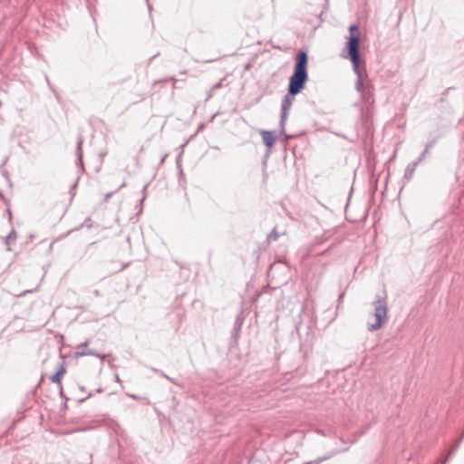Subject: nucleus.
I'll return each mask as SVG.
<instances>
[{"instance_id":"nucleus-31","label":"nucleus","mask_w":464,"mask_h":464,"mask_svg":"<svg viewBox=\"0 0 464 464\" xmlns=\"http://www.w3.org/2000/svg\"><path fill=\"white\" fill-rule=\"evenodd\" d=\"M116 381H117V382H120V378H119V376H118V375H116Z\"/></svg>"},{"instance_id":"nucleus-4","label":"nucleus","mask_w":464,"mask_h":464,"mask_svg":"<svg viewBox=\"0 0 464 464\" xmlns=\"http://www.w3.org/2000/svg\"><path fill=\"white\" fill-rule=\"evenodd\" d=\"M295 94L290 93V92L287 91L286 94L284 96L282 100L281 104V113H280V122L279 126L282 130V132H285V127L286 124L287 117L290 111V109L293 105V102L295 101Z\"/></svg>"},{"instance_id":"nucleus-28","label":"nucleus","mask_w":464,"mask_h":464,"mask_svg":"<svg viewBox=\"0 0 464 464\" xmlns=\"http://www.w3.org/2000/svg\"><path fill=\"white\" fill-rule=\"evenodd\" d=\"M165 158H167V155H164V157L161 160V162H163L165 160Z\"/></svg>"},{"instance_id":"nucleus-10","label":"nucleus","mask_w":464,"mask_h":464,"mask_svg":"<svg viewBox=\"0 0 464 464\" xmlns=\"http://www.w3.org/2000/svg\"><path fill=\"white\" fill-rule=\"evenodd\" d=\"M362 98L366 102H373V93L371 86H367V88L361 93Z\"/></svg>"},{"instance_id":"nucleus-3","label":"nucleus","mask_w":464,"mask_h":464,"mask_svg":"<svg viewBox=\"0 0 464 464\" xmlns=\"http://www.w3.org/2000/svg\"><path fill=\"white\" fill-rule=\"evenodd\" d=\"M372 305L374 306L373 316L375 318V322L373 324L369 323L367 324V329L370 332L381 329L387 321L388 305L386 297L381 295H376Z\"/></svg>"},{"instance_id":"nucleus-12","label":"nucleus","mask_w":464,"mask_h":464,"mask_svg":"<svg viewBox=\"0 0 464 464\" xmlns=\"http://www.w3.org/2000/svg\"><path fill=\"white\" fill-rule=\"evenodd\" d=\"M279 238V233L276 230V227H274L272 231L267 235L266 241L268 243L276 241Z\"/></svg>"},{"instance_id":"nucleus-17","label":"nucleus","mask_w":464,"mask_h":464,"mask_svg":"<svg viewBox=\"0 0 464 464\" xmlns=\"http://www.w3.org/2000/svg\"><path fill=\"white\" fill-rule=\"evenodd\" d=\"M85 227L87 228H91L92 227V221L91 218H85L83 223L81 225V227Z\"/></svg>"},{"instance_id":"nucleus-26","label":"nucleus","mask_w":464,"mask_h":464,"mask_svg":"<svg viewBox=\"0 0 464 464\" xmlns=\"http://www.w3.org/2000/svg\"><path fill=\"white\" fill-rule=\"evenodd\" d=\"M76 186H77V181H76V182H74V184H73V185H72V189L75 188V187H76Z\"/></svg>"},{"instance_id":"nucleus-8","label":"nucleus","mask_w":464,"mask_h":464,"mask_svg":"<svg viewBox=\"0 0 464 464\" xmlns=\"http://www.w3.org/2000/svg\"><path fill=\"white\" fill-rule=\"evenodd\" d=\"M82 143H83V139H82V135H79L78 140H77L76 154H77V161L79 162V164L82 167L83 166V162H82Z\"/></svg>"},{"instance_id":"nucleus-5","label":"nucleus","mask_w":464,"mask_h":464,"mask_svg":"<svg viewBox=\"0 0 464 464\" xmlns=\"http://www.w3.org/2000/svg\"><path fill=\"white\" fill-rule=\"evenodd\" d=\"M89 343H90V340L87 339L84 343L78 344L76 346L74 357L78 358V357L92 355V356L101 358L102 360H103L106 357V354H102L94 350L88 349Z\"/></svg>"},{"instance_id":"nucleus-22","label":"nucleus","mask_w":464,"mask_h":464,"mask_svg":"<svg viewBox=\"0 0 464 464\" xmlns=\"http://www.w3.org/2000/svg\"><path fill=\"white\" fill-rule=\"evenodd\" d=\"M213 92H211V89H210V90H209V92H208V95H207V100H208V99H210V98L212 97Z\"/></svg>"},{"instance_id":"nucleus-30","label":"nucleus","mask_w":464,"mask_h":464,"mask_svg":"<svg viewBox=\"0 0 464 464\" xmlns=\"http://www.w3.org/2000/svg\"><path fill=\"white\" fill-rule=\"evenodd\" d=\"M147 187H148V185H145V186L143 187V191H145V190H146Z\"/></svg>"},{"instance_id":"nucleus-11","label":"nucleus","mask_w":464,"mask_h":464,"mask_svg":"<svg viewBox=\"0 0 464 464\" xmlns=\"http://www.w3.org/2000/svg\"><path fill=\"white\" fill-rule=\"evenodd\" d=\"M241 324H242V323L239 322L238 320H237L234 324L233 330H232V336L235 338L236 341L237 340V338L239 336V333L241 331Z\"/></svg>"},{"instance_id":"nucleus-21","label":"nucleus","mask_w":464,"mask_h":464,"mask_svg":"<svg viewBox=\"0 0 464 464\" xmlns=\"http://www.w3.org/2000/svg\"><path fill=\"white\" fill-rule=\"evenodd\" d=\"M92 396V393H89L86 397L80 399L78 401L80 403L85 401L87 399H89Z\"/></svg>"},{"instance_id":"nucleus-24","label":"nucleus","mask_w":464,"mask_h":464,"mask_svg":"<svg viewBox=\"0 0 464 464\" xmlns=\"http://www.w3.org/2000/svg\"><path fill=\"white\" fill-rule=\"evenodd\" d=\"M93 295H94L95 296H101V293H100V291H99V290H94V291H93Z\"/></svg>"},{"instance_id":"nucleus-2","label":"nucleus","mask_w":464,"mask_h":464,"mask_svg":"<svg viewBox=\"0 0 464 464\" xmlns=\"http://www.w3.org/2000/svg\"><path fill=\"white\" fill-rule=\"evenodd\" d=\"M307 64V52L305 50L298 51L295 56L294 72L289 78L287 88V91L290 92L291 94L294 93L297 95L304 89L308 80Z\"/></svg>"},{"instance_id":"nucleus-9","label":"nucleus","mask_w":464,"mask_h":464,"mask_svg":"<svg viewBox=\"0 0 464 464\" xmlns=\"http://www.w3.org/2000/svg\"><path fill=\"white\" fill-rule=\"evenodd\" d=\"M464 439V431L462 432V434L460 435L459 439L455 442V444L452 446V448L450 450L449 453H448V456L446 457V459L443 460V462L441 464H445L448 459L455 454V452L457 451L459 446L460 445L462 440Z\"/></svg>"},{"instance_id":"nucleus-18","label":"nucleus","mask_w":464,"mask_h":464,"mask_svg":"<svg viewBox=\"0 0 464 464\" xmlns=\"http://www.w3.org/2000/svg\"><path fill=\"white\" fill-rule=\"evenodd\" d=\"M223 81L224 79H221L218 82L215 83L211 88V92H215L217 89L221 88Z\"/></svg>"},{"instance_id":"nucleus-32","label":"nucleus","mask_w":464,"mask_h":464,"mask_svg":"<svg viewBox=\"0 0 464 464\" xmlns=\"http://www.w3.org/2000/svg\"><path fill=\"white\" fill-rule=\"evenodd\" d=\"M401 191H402V188H400L399 196L401 195Z\"/></svg>"},{"instance_id":"nucleus-15","label":"nucleus","mask_w":464,"mask_h":464,"mask_svg":"<svg viewBox=\"0 0 464 464\" xmlns=\"http://www.w3.org/2000/svg\"><path fill=\"white\" fill-rule=\"evenodd\" d=\"M125 186H126V182H122V183L120 185V187H119L118 188H116L114 191H111V192H109V193L105 194V196H104V201H108V200H109V198H111V197L114 193L118 192L121 188H123V187H125Z\"/></svg>"},{"instance_id":"nucleus-25","label":"nucleus","mask_w":464,"mask_h":464,"mask_svg":"<svg viewBox=\"0 0 464 464\" xmlns=\"http://www.w3.org/2000/svg\"><path fill=\"white\" fill-rule=\"evenodd\" d=\"M128 266V264L124 265L121 266V268L119 270V271H122L123 269H125V267Z\"/></svg>"},{"instance_id":"nucleus-6","label":"nucleus","mask_w":464,"mask_h":464,"mask_svg":"<svg viewBox=\"0 0 464 464\" xmlns=\"http://www.w3.org/2000/svg\"><path fill=\"white\" fill-rule=\"evenodd\" d=\"M260 135L262 136L263 142L267 148L268 152L271 150L273 146L275 145V142L276 140V136L274 134L273 131L270 130H261Z\"/></svg>"},{"instance_id":"nucleus-19","label":"nucleus","mask_w":464,"mask_h":464,"mask_svg":"<svg viewBox=\"0 0 464 464\" xmlns=\"http://www.w3.org/2000/svg\"><path fill=\"white\" fill-rule=\"evenodd\" d=\"M59 394H60V396H61L63 399H64L65 401H67V400H68V398H67V397L65 396V394H64L63 385L59 386Z\"/></svg>"},{"instance_id":"nucleus-23","label":"nucleus","mask_w":464,"mask_h":464,"mask_svg":"<svg viewBox=\"0 0 464 464\" xmlns=\"http://www.w3.org/2000/svg\"><path fill=\"white\" fill-rule=\"evenodd\" d=\"M44 374H42L41 379H40V382H38V384H37V387H39V386L42 384V382H44Z\"/></svg>"},{"instance_id":"nucleus-14","label":"nucleus","mask_w":464,"mask_h":464,"mask_svg":"<svg viewBox=\"0 0 464 464\" xmlns=\"http://www.w3.org/2000/svg\"><path fill=\"white\" fill-rule=\"evenodd\" d=\"M52 382L56 383L58 386L62 385V379L63 376L60 375V373L55 372L50 377Z\"/></svg>"},{"instance_id":"nucleus-13","label":"nucleus","mask_w":464,"mask_h":464,"mask_svg":"<svg viewBox=\"0 0 464 464\" xmlns=\"http://www.w3.org/2000/svg\"><path fill=\"white\" fill-rule=\"evenodd\" d=\"M150 370H151L153 372H155V373L159 374L160 376H161V377H163V378L167 379V380H168V381H169L170 382H172V383H174V384H177V382H175V380H174L173 378H171V377L168 376V375H167V374H165L162 371H160V370H159V369H157V368H154V367H150Z\"/></svg>"},{"instance_id":"nucleus-29","label":"nucleus","mask_w":464,"mask_h":464,"mask_svg":"<svg viewBox=\"0 0 464 464\" xmlns=\"http://www.w3.org/2000/svg\"><path fill=\"white\" fill-rule=\"evenodd\" d=\"M165 158H167V155H164V157L161 160V162H163L165 160Z\"/></svg>"},{"instance_id":"nucleus-27","label":"nucleus","mask_w":464,"mask_h":464,"mask_svg":"<svg viewBox=\"0 0 464 464\" xmlns=\"http://www.w3.org/2000/svg\"><path fill=\"white\" fill-rule=\"evenodd\" d=\"M130 397L135 399V400H138V397L136 395H130Z\"/></svg>"},{"instance_id":"nucleus-7","label":"nucleus","mask_w":464,"mask_h":464,"mask_svg":"<svg viewBox=\"0 0 464 464\" xmlns=\"http://www.w3.org/2000/svg\"><path fill=\"white\" fill-rule=\"evenodd\" d=\"M17 234L14 228H12L8 235L4 238V243L7 246V250H11L10 246L16 240Z\"/></svg>"},{"instance_id":"nucleus-1","label":"nucleus","mask_w":464,"mask_h":464,"mask_svg":"<svg viewBox=\"0 0 464 464\" xmlns=\"http://www.w3.org/2000/svg\"><path fill=\"white\" fill-rule=\"evenodd\" d=\"M360 40L361 33L357 24H353L349 27V35L345 44V48L348 53V58L353 64V70L357 75L355 82V89L362 93L368 85H364L362 82V74L365 67V63L362 59L360 53Z\"/></svg>"},{"instance_id":"nucleus-20","label":"nucleus","mask_w":464,"mask_h":464,"mask_svg":"<svg viewBox=\"0 0 464 464\" xmlns=\"http://www.w3.org/2000/svg\"><path fill=\"white\" fill-rule=\"evenodd\" d=\"M433 144H434V142H430L429 144H427L424 151L421 154V156H423L433 146Z\"/></svg>"},{"instance_id":"nucleus-16","label":"nucleus","mask_w":464,"mask_h":464,"mask_svg":"<svg viewBox=\"0 0 464 464\" xmlns=\"http://www.w3.org/2000/svg\"><path fill=\"white\" fill-rule=\"evenodd\" d=\"M56 372L60 373L61 376H63L66 372L65 362L63 361L60 363Z\"/></svg>"}]
</instances>
